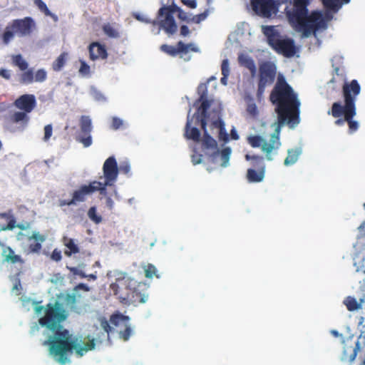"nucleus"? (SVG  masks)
Masks as SVG:
<instances>
[{"instance_id":"obj_30","label":"nucleus","mask_w":365,"mask_h":365,"mask_svg":"<svg viewBox=\"0 0 365 365\" xmlns=\"http://www.w3.org/2000/svg\"><path fill=\"white\" fill-rule=\"evenodd\" d=\"M322 1L327 9L337 11L343 4L349 3L350 0H322Z\"/></svg>"},{"instance_id":"obj_53","label":"nucleus","mask_w":365,"mask_h":365,"mask_svg":"<svg viewBox=\"0 0 365 365\" xmlns=\"http://www.w3.org/2000/svg\"><path fill=\"white\" fill-rule=\"evenodd\" d=\"M0 76L6 80H10L11 77V71L5 68H1Z\"/></svg>"},{"instance_id":"obj_7","label":"nucleus","mask_w":365,"mask_h":365,"mask_svg":"<svg viewBox=\"0 0 365 365\" xmlns=\"http://www.w3.org/2000/svg\"><path fill=\"white\" fill-rule=\"evenodd\" d=\"M35 27V23L31 17L14 19L6 26L2 34L3 43L7 45L17 35L20 37L30 35Z\"/></svg>"},{"instance_id":"obj_44","label":"nucleus","mask_w":365,"mask_h":365,"mask_svg":"<svg viewBox=\"0 0 365 365\" xmlns=\"http://www.w3.org/2000/svg\"><path fill=\"white\" fill-rule=\"evenodd\" d=\"M123 125V121L122 119L118 117H113L110 128L113 130H118L121 128Z\"/></svg>"},{"instance_id":"obj_43","label":"nucleus","mask_w":365,"mask_h":365,"mask_svg":"<svg viewBox=\"0 0 365 365\" xmlns=\"http://www.w3.org/2000/svg\"><path fill=\"white\" fill-rule=\"evenodd\" d=\"M126 319H128L127 317H125L120 314H115L111 315V317L110 318V322L114 326H118L120 321H123Z\"/></svg>"},{"instance_id":"obj_18","label":"nucleus","mask_w":365,"mask_h":365,"mask_svg":"<svg viewBox=\"0 0 365 365\" xmlns=\"http://www.w3.org/2000/svg\"><path fill=\"white\" fill-rule=\"evenodd\" d=\"M272 140V136L270 137L269 141L267 142L262 136L260 135H251L247 138V142L252 147V148H259L261 147L262 150L265 153L266 159L267 160H272V157L271 155V153L272 152L277 153V151L279 150L280 146H279L277 148H274L271 150L269 152L267 153L264 150V145H268L271 143Z\"/></svg>"},{"instance_id":"obj_48","label":"nucleus","mask_w":365,"mask_h":365,"mask_svg":"<svg viewBox=\"0 0 365 365\" xmlns=\"http://www.w3.org/2000/svg\"><path fill=\"white\" fill-rule=\"evenodd\" d=\"M53 133V128L51 124L46 125L44 127V136H43V140L48 141L50 138L51 137Z\"/></svg>"},{"instance_id":"obj_16","label":"nucleus","mask_w":365,"mask_h":365,"mask_svg":"<svg viewBox=\"0 0 365 365\" xmlns=\"http://www.w3.org/2000/svg\"><path fill=\"white\" fill-rule=\"evenodd\" d=\"M198 103H200V105L193 117H195V124L200 125L201 127L204 128L207 126V110L211 106L212 101L208 100L207 98H204L202 100L198 98L195 101V104Z\"/></svg>"},{"instance_id":"obj_57","label":"nucleus","mask_w":365,"mask_h":365,"mask_svg":"<svg viewBox=\"0 0 365 365\" xmlns=\"http://www.w3.org/2000/svg\"><path fill=\"white\" fill-rule=\"evenodd\" d=\"M181 1L184 5L191 9H195L197 6V2L195 0H182Z\"/></svg>"},{"instance_id":"obj_13","label":"nucleus","mask_w":365,"mask_h":365,"mask_svg":"<svg viewBox=\"0 0 365 365\" xmlns=\"http://www.w3.org/2000/svg\"><path fill=\"white\" fill-rule=\"evenodd\" d=\"M251 4L254 11L264 18L270 17L277 10L275 0H252Z\"/></svg>"},{"instance_id":"obj_63","label":"nucleus","mask_w":365,"mask_h":365,"mask_svg":"<svg viewBox=\"0 0 365 365\" xmlns=\"http://www.w3.org/2000/svg\"><path fill=\"white\" fill-rule=\"evenodd\" d=\"M230 135H231L232 139H233V140L239 139V135L237 134V132L236 131V130L234 128L231 130Z\"/></svg>"},{"instance_id":"obj_6","label":"nucleus","mask_w":365,"mask_h":365,"mask_svg":"<svg viewBox=\"0 0 365 365\" xmlns=\"http://www.w3.org/2000/svg\"><path fill=\"white\" fill-rule=\"evenodd\" d=\"M262 31L267 37L268 44L277 53L287 58L295 55L297 48L293 39L282 38L279 32L272 26H263Z\"/></svg>"},{"instance_id":"obj_2","label":"nucleus","mask_w":365,"mask_h":365,"mask_svg":"<svg viewBox=\"0 0 365 365\" xmlns=\"http://www.w3.org/2000/svg\"><path fill=\"white\" fill-rule=\"evenodd\" d=\"M269 100L276 106L275 110L278 115V122L272 134L271 143L264 145L263 148L267 153L281 146L280 130L285 122L292 125L298 124L299 122L300 102L297 93L286 81L283 75L279 74L277 76V82L271 91Z\"/></svg>"},{"instance_id":"obj_5","label":"nucleus","mask_w":365,"mask_h":365,"mask_svg":"<svg viewBox=\"0 0 365 365\" xmlns=\"http://www.w3.org/2000/svg\"><path fill=\"white\" fill-rule=\"evenodd\" d=\"M361 87L356 80H352L349 83H344L342 87L343 97L344 98V105L341 106L339 102H335L332 104L331 112L329 114L334 118H339L342 115L344 120L347 122L350 133L357 130L359 124L353 118L356 115V98L360 93Z\"/></svg>"},{"instance_id":"obj_60","label":"nucleus","mask_w":365,"mask_h":365,"mask_svg":"<svg viewBox=\"0 0 365 365\" xmlns=\"http://www.w3.org/2000/svg\"><path fill=\"white\" fill-rule=\"evenodd\" d=\"M114 205V202L112 200L110 197H106V206L110 209L112 210Z\"/></svg>"},{"instance_id":"obj_22","label":"nucleus","mask_w":365,"mask_h":365,"mask_svg":"<svg viewBox=\"0 0 365 365\" xmlns=\"http://www.w3.org/2000/svg\"><path fill=\"white\" fill-rule=\"evenodd\" d=\"M343 303L349 312L360 309L362 305L365 304V293L359 298V301L354 297L348 296L344 299Z\"/></svg>"},{"instance_id":"obj_4","label":"nucleus","mask_w":365,"mask_h":365,"mask_svg":"<svg viewBox=\"0 0 365 365\" xmlns=\"http://www.w3.org/2000/svg\"><path fill=\"white\" fill-rule=\"evenodd\" d=\"M113 294L123 304L145 302L148 294L147 284L130 277H119L110 285Z\"/></svg>"},{"instance_id":"obj_41","label":"nucleus","mask_w":365,"mask_h":365,"mask_svg":"<svg viewBox=\"0 0 365 365\" xmlns=\"http://www.w3.org/2000/svg\"><path fill=\"white\" fill-rule=\"evenodd\" d=\"M197 93L199 95L200 100H202L204 98H207V84L206 83H202L197 86Z\"/></svg>"},{"instance_id":"obj_39","label":"nucleus","mask_w":365,"mask_h":365,"mask_svg":"<svg viewBox=\"0 0 365 365\" xmlns=\"http://www.w3.org/2000/svg\"><path fill=\"white\" fill-rule=\"evenodd\" d=\"M88 217L96 224H99L102 221V217L97 214L96 207H91L88 211Z\"/></svg>"},{"instance_id":"obj_15","label":"nucleus","mask_w":365,"mask_h":365,"mask_svg":"<svg viewBox=\"0 0 365 365\" xmlns=\"http://www.w3.org/2000/svg\"><path fill=\"white\" fill-rule=\"evenodd\" d=\"M160 50L171 56H175L178 54H185L188 53L189 51L194 52L197 51V48L192 43L185 44L181 41L178 42L176 47L170 45L163 44L160 46Z\"/></svg>"},{"instance_id":"obj_31","label":"nucleus","mask_w":365,"mask_h":365,"mask_svg":"<svg viewBox=\"0 0 365 365\" xmlns=\"http://www.w3.org/2000/svg\"><path fill=\"white\" fill-rule=\"evenodd\" d=\"M28 113L23 110L15 112L10 117L11 121L14 123H22L26 125L29 121Z\"/></svg>"},{"instance_id":"obj_38","label":"nucleus","mask_w":365,"mask_h":365,"mask_svg":"<svg viewBox=\"0 0 365 365\" xmlns=\"http://www.w3.org/2000/svg\"><path fill=\"white\" fill-rule=\"evenodd\" d=\"M145 276L146 278L151 279L153 277L160 278L157 268L153 264H148L144 267Z\"/></svg>"},{"instance_id":"obj_3","label":"nucleus","mask_w":365,"mask_h":365,"mask_svg":"<svg viewBox=\"0 0 365 365\" xmlns=\"http://www.w3.org/2000/svg\"><path fill=\"white\" fill-rule=\"evenodd\" d=\"M309 0H294L292 10L287 12L289 22L298 31H302L304 36H309L315 32L324 23L319 11H314L309 15Z\"/></svg>"},{"instance_id":"obj_34","label":"nucleus","mask_w":365,"mask_h":365,"mask_svg":"<svg viewBox=\"0 0 365 365\" xmlns=\"http://www.w3.org/2000/svg\"><path fill=\"white\" fill-rule=\"evenodd\" d=\"M92 182V185L94 187V192L98 191L101 195L106 196L107 195V186L113 185V184H107V181H104V182H101L99 181L93 180Z\"/></svg>"},{"instance_id":"obj_54","label":"nucleus","mask_w":365,"mask_h":365,"mask_svg":"<svg viewBox=\"0 0 365 365\" xmlns=\"http://www.w3.org/2000/svg\"><path fill=\"white\" fill-rule=\"evenodd\" d=\"M202 155L201 154H199L197 153H195L191 156V160L193 165H197L200 164L202 161Z\"/></svg>"},{"instance_id":"obj_20","label":"nucleus","mask_w":365,"mask_h":365,"mask_svg":"<svg viewBox=\"0 0 365 365\" xmlns=\"http://www.w3.org/2000/svg\"><path fill=\"white\" fill-rule=\"evenodd\" d=\"M46 236L40 234L38 232H33L32 235L28 237L29 241L34 240L35 243H31L29 245V250L31 253H39L42 249L41 244L46 240Z\"/></svg>"},{"instance_id":"obj_27","label":"nucleus","mask_w":365,"mask_h":365,"mask_svg":"<svg viewBox=\"0 0 365 365\" xmlns=\"http://www.w3.org/2000/svg\"><path fill=\"white\" fill-rule=\"evenodd\" d=\"M63 243L64 246L68 250L65 251V255L68 257L71 256L79 252V247L75 243L74 240L68 237H63Z\"/></svg>"},{"instance_id":"obj_1","label":"nucleus","mask_w":365,"mask_h":365,"mask_svg":"<svg viewBox=\"0 0 365 365\" xmlns=\"http://www.w3.org/2000/svg\"><path fill=\"white\" fill-rule=\"evenodd\" d=\"M40 302H34V312L43 315L38 319V324L53 333L43 342V345L49 346L51 355L57 358L61 364L68 361V354L75 350L78 356H83L86 352L95 348L94 339H88L87 342L78 341V338H73L68 329L63 328L62 322H64L68 314L63 305L58 301L48 303L46 306L40 305Z\"/></svg>"},{"instance_id":"obj_36","label":"nucleus","mask_w":365,"mask_h":365,"mask_svg":"<svg viewBox=\"0 0 365 365\" xmlns=\"http://www.w3.org/2000/svg\"><path fill=\"white\" fill-rule=\"evenodd\" d=\"M66 53H62L53 63L52 68L55 71H59L64 66L66 61Z\"/></svg>"},{"instance_id":"obj_28","label":"nucleus","mask_w":365,"mask_h":365,"mask_svg":"<svg viewBox=\"0 0 365 365\" xmlns=\"http://www.w3.org/2000/svg\"><path fill=\"white\" fill-rule=\"evenodd\" d=\"M301 153L302 149L300 148L289 149L287 150V156L284 161V165L289 166L294 164Z\"/></svg>"},{"instance_id":"obj_51","label":"nucleus","mask_w":365,"mask_h":365,"mask_svg":"<svg viewBox=\"0 0 365 365\" xmlns=\"http://www.w3.org/2000/svg\"><path fill=\"white\" fill-rule=\"evenodd\" d=\"M177 11L178 12V17L187 23L190 22V18L188 17V15L186 12L183 11L180 8H177Z\"/></svg>"},{"instance_id":"obj_17","label":"nucleus","mask_w":365,"mask_h":365,"mask_svg":"<svg viewBox=\"0 0 365 365\" xmlns=\"http://www.w3.org/2000/svg\"><path fill=\"white\" fill-rule=\"evenodd\" d=\"M14 106L17 109L29 113L35 108L36 100L33 94H24L14 101Z\"/></svg>"},{"instance_id":"obj_19","label":"nucleus","mask_w":365,"mask_h":365,"mask_svg":"<svg viewBox=\"0 0 365 365\" xmlns=\"http://www.w3.org/2000/svg\"><path fill=\"white\" fill-rule=\"evenodd\" d=\"M89 57L92 61L98 59H106L108 52L104 45L98 42H93L88 46Z\"/></svg>"},{"instance_id":"obj_32","label":"nucleus","mask_w":365,"mask_h":365,"mask_svg":"<svg viewBox=\"0 0 365 365\" xmlns=\"http://www.w3.org/2000/svg\"><path fill=\"white\" fill-rule=\"evenodd\" d=\"M218 155H220L222 160L221 165L222 167H226L230 160V157L231 155V148L229 147H226L223 148L220 152L219 151L218 149H217L215 152L213 153L212 157L215 158Z\"/></svg>"},{"instance_id":"obj_56","label":"nucleus","mask_w":365,"mask_h":365,"mask_svg":"<svg viewBox=\"0 0 365 365\" xmlns=\"http://www.w3.org/2000/svg\"><path fill=\"white\" fill-rule=\"evenodd\" d=\"M119 171L124 174H128L130 172V165L128 163L125 162L120 164V167L118 168V172Z\"/></svg>"},{"instance_id":"obj_8","label":"nucleus","mask_w":365,"mask_h":365,"mask_svg":"<svg viewBox=\"0 0 365 365\" xmlns=\"http://www.w3.org/2000/svg\"><path fill=\"white\" fill-rule=\"evenodd\" d=\"M277 66L271 61H263L259 66L257 98H261L267 86L272 85L276 78Z\"/></svg>"},{"instance_id":"obj_24","label":"nucleus","mask_w":365,"mask_h":365,"mask_svg":"<svg viewBox=\"0 0 365 365\" xmlns=\"http://www.w3.org/2000/svg\"><path fill=\"white\" fill-rule=\"evenodd\" d=\"M2 255L4 257V259L6 262H10L11 264L19 263L23 264L24 263V260L21 258L20 255H16L14 251L10 247H6L2 252Z\"/></svg>"},{"instance_id":"obj_59","label":"nucleus","mask_w":365,"mask_h":365,"mask_svg":"<svg viewBox=\"0 0 365 365\" xmlns=\"http://www.w3.org/2000/svg\"><path fill=\"white\" fill-rule=\"evenodd\" d=\"M79 71L81 73H88L90 71V67L85 62H82Z\"/></svg>"},{"instance_id":"obj_23","label":"nucleus","mask_w":365,"mask_h":365,"mask_svg":"<svg viewBox=\"0 0 365 365\" xmlns=\"http://www.w3.org/2000/svg\"><path fill=\"white\" fill-rule=\"evenodd\" d=\"M238 63L241 66L247 68L252 77L256 75L257 68L254 60L249 56L240 53L238 56Z\"/></svg>"},{"instance_id":"obj_46","label":"nucleus","mask_w":365,"mask_h":365,"mask_svg":"<svg viewBox=\"0 0 365 365\" xmlns=\"http://www.w3.org/2000/svg\"><path fill=\"white\" fill-rule=\"evenodd\" d=\"M222 75L228 76L230 75L229 61L224 59L221 64Z\"/></svg>"},{"instance_id":"obj_64","label":"nucleus","mask_w":365,"mask_h":365,"mask_svg":"<svg viewBox=\"0 0 365 365\" xmlns=\"http://www.w3.org/2000/svg\"><path fill=\"white\" fill-rule=\"evenodd\" d=\"M38 330H39V327H38V324H35L31 327L30 333L31 334H34L36 332L38 331Z\"/></svg>"},{"instance_id":"obj_58","label":"nucleus","mask_w":365,"mask_h":365,"mask_svg":"<svg viewBox=\"0 0 365 365\" xmlns=\"http://www.w3.org/2000/svg\"><path fill=\"white\" fill-rule=\"evenodd\" d=\"M190 34L189 28L186 25H182L180 27V35L187 36Z\"/></svg>"},{"instance_id":"obj_62","label":"nucleus","mask_w":365,"mask_h":365,"mask_svg":"<svg viewBox=\"0 0 365 365\" xmlns=\"http://www.w3.org/2000/svg\"><path fill=\"white\" fill-rule=\"evenodd\" d=\"M29 227V223H26V224H23V223L16 224V227H18L19 229H20L21 230H25Z\"/></svg>"},{"instance_id":"obj_49","label":"nucleus","mask_w":365,"mask_h":365,"mask_svg":"<svg viewBox=\"0 0 365 365\" xmlns=\"http://www.w3.org/2000/svg\"><path fill=\"white\" fill-rule=\"evenodd\" d=\"M65 301L67 305L73 306L76 304L77 299L75 294H68L66 296Z\"/></svg>"},{"instance_id":"obj_25","label":"nucleus","mask_w":365,"mask_h":365,"mask_svg":"<svg viewBox=\"0 0 365 365\" xmlns=\"http://www.w3.org/2000/svg\"><path fill=\"white\" fill-rule=\"evenodd\" d=\"M0 218L8 220L6 225H0V231L12 230L16 227V220L11 210L6 212H0Z\"/></svg>"},{"instance_id":"obj_14","label":"nucleus","mask_w":365,"mask_h":365,"mask_svg":"<svg viewBox=\"0 0 365 365\" xmlns=\"http://www.w3.org/2000/svg\"><path fill=\"white\" fill-rule=\"evenodd\" d=\"M103 171L107 184H114L118 178V167L113 156H110L106 160L103 166Z\"/></svg>"},{"instance_id":"obj_35","label":"nucleus","mask_w":365,"mask_h":365,"mask_svg":"<svg viewBox=\"0 0 365 365\" xmlns=\"http://www.w3.org/2000/svg\"><path fill=\"white\" fill-rule=\"evenodd\" d=\"M12 63L18 66L21 71H26L28 68V63L23 58L21 54L12 57Z\"/></svg>"},{"instance_id":"obj_10","label":"nucleus","mask_w":365,"mask_h":365,"mask_svg":"<svg viewBox=\"0 0 365 365\" xmlns=\"http://www.w3.org/2000/svg\"><path fill=\"white\" fill-rule=\"evenodd\" d=\"M177 8L179 7L173 4L172 6H163L158 11L160 16H165V19L160 21V26L169 35H173L178 30V26L173 17V14L177 11Z\"/></svg>"},{"instance_id":"obj_33","label":"nucleus","mask_w":365,"mask_h":365,"mask_svg":"<svg viewBox=\"0 0 365 365\" xmlns=\"http://www.w3.org/2000/svg\"><path fill=\"white\" fill-rule=\"evenodd\" d=\"M103 33L109 38H118L120 37L118 30L112 24L106 23L102 26Z\"/></svg>"},{"instance_id":"obj_42","label":"nucleus","mask_w":365,"mask_h":365,"mask_svg":"<svg viewBox=\"0 0 365 365\" xmlns=\"http://www.w3.org/2000/svg\"><path fill=\"white\" fill-rule=\"evenodd\" d=\"M47 73L43 69H38L34 75V81L36 82H43L46 79Z\"/></svg>"},{"instance_id":"obj_50","label":"nucleus","mask_w":365,"mask_h":365,"mask_svg":"<svg viewBox=\"0 0 365 365\" xmlns=\"http://www.w3.org/2000/svg\"><path fill=\"white\" fill-rule=\"evenodd\" d=\"M131 328L129 326H127L125 330L120 332V338H122L124 341H128L131 335Z\"/></svg>"},{"instance_id":"obj_52","label":"nucleus","mask_w":365,"mask_h":365,"mask_svg":"<svg viewBox=\"0 0 365 365\" xmlns=\"http://www.w3.org/2000/svg\"><path fill=\"white\" fill-rule=\"evenodd\" d=\"M51 259L55 262H59L62 259L61 252L58 249L53 250L51 255Z\"/></svg>"},{"instance_id":"obj_26","label":"nucleus","mask_w":365,"mask_h":365,"mask_svg":"<svg viewBox=\"0 0 365 365\" xmlns=\"http://www.w3.org/2000/svg\"><path fill=\"white\" fill-rule=\"evenodd\" d=\"M203 130L202 145L205 149L216 150L217 149V143L216 140L208 133L206 126L201 127Z\"/></svg>"},{"instance_id":"obj_55","label":"nucleus","mask_w":365,"mask_h":365,"mask_svg":"<svg viewBox=\"0 0 365 365\" xmlns=\"http://www.w3.org/2000/svg\"><path fill=\"white\" fill-rule=\"evenodd\" d=\"M101 326L103 330L109 334L112 331V327L110 326L109 322L106 319H103L101 322Z\"/></svg>"},{"instance_id":"obj_37","label":"nucleus","mask_w":365,"mask_h":365,"mask_svg":"<svg viewBox=\"0 0 365 365\" xmlns=\"http://www.w3.org/2000/svg\"><path fill=\"white\" fill-rule=\"evenodd\" d=\"M20 76V82L23 84H29L34 81V74L32 69L24 71Z\"/></svg>"},{"instance_id":"obj_47","label":"nucleus","mask_w":365,"mask_h":365,"mask_svg":"<svg viewBox=\"0 0 365 365\" xmlns=\"http://www.w3.org/2000/svg\"><path fill=\"white\" fill-rule=\"evenodd\" d=\"M247 111L250 115L253 117L257 116L258 114L257 107L255 103L248 104L247 107Z\"/></svg>"},{"instance_id":"obj_29","label":"nucleus","mask_w":365,"mask_h":365,"mask_svg":"<svg viewBox=\"0 0 365 365\" xmlns=\"http://www.w3.org/2000/svg\"><path fill=\"white\" fill-rule=\"evenodd\" d=\"M211 127L219 129L218 138L220 140L224 142H227L229 140V135L225 130V123L222 120H217L213 121L211 123Z\"/></svg>"},{"instance_id":"obj_61","label":"nucleus","mask_w":365,"mask_h":365,"mask_svg":"<svg viewBox=\"0 0 365 365\" xmlns=\"http://www.w3.org/2000/svg\"><path fill=\"white\" fill-rule=\"evenodd\" d=\"M75 289H83L88 292L89 290V287L86 284L80 283L75 287Z\"/></svg>"},{"instance_id":"obj_21","label":"nucleus","mask_w":365,"mask_h":365,"mask_svg":"<svg viewBox=\"0 0 365 365\" xmlns=\"http://www.w3.org/2000/svg\"><path fill=\"white\" fill-rule=\"evenodd\" d=\"M192 121V118H190L188 115L185 127L184 136L187 139L192 140L195 142H199L200 140V132L198 128L195 127H191Z\"/></svg>"},{"instance_id":"obj_11","label":"nucleus","mask_w":365,"mask_h":365,"mask_svg":"<svg viewBox=\"0 0 365 365\" xmlns=\"http://www.w3.org/2000/svg\"><path fill=\"white\" fill-rule=\"evenodd\" d=\"M93 193L94 187L92 185V182H90L88 184L81 185L77 190L73 191L71 199L60 200L59 205L61 207L76 205L79 202H85L87 197Z\"/></svg>"},{"instance_id":"obj_40","label":"nucleus","mask_w":365,"mask_h":365,"mask_svg":"<svg viewBox=\"0 0 365 365\" xmlns=\"http://www.w3.org/2000/svg\"><path fill=\"white\" fill-rule=\"evenodd\" d=\"M34 4L46 16L52 15L46 4L42 0H34Z\"/></svg>"},{"instance_id":"obj_9","label":"nucleus","mask_w":365,"mask_h":365,"mask_svg":"<svg viewBox=\"0 0 365 365\" xmlns=\"http://www.w3.org/2000/svg\"><path fill=\"white\" fill-rule=\"evenodd\" d=\"M245 159L251 162L252 168L247 169L246 178L250 183L263 181L265 176L266 166L264 158L258 155H245Z\"/></svg>"},{"instance_id":"obj_45","label":"nucleus","mask_w":365,"mask_h":365,"mask_svg":"<svg viewBox=\"0 0 365 365\" xmlns=\"http://www.w3.org/2000/svg\"><path fill=\"white\" fill-rule=\"evenodd\" d=\"M207 14L206 11L201 13L200 14L195 15L190 19V22L200 24L201 21H204L207 18Z\"/></svg>"},{"instance_id":"obj_12","label":"nucleus","mask_w":365,"mask_h":365,"mask_svg":"<svg viewBox=\"0 0 365 365\" xmlns=\"http://www.w3.org/2000/svg\"><path fill=\"white\" fill-rule=\"evenodd\" d=\"M81 134L76 136V140L81 143L85 148H88L92 144V137L91 132L92 130L91 120L89 116L82 115L80 118Z\"/></svg>"}]
</instances>
